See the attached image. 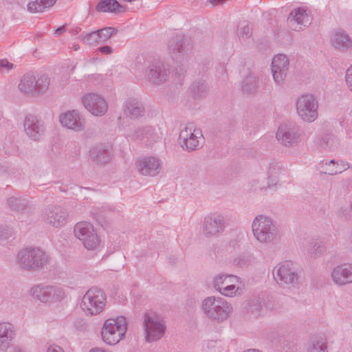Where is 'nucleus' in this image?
Returning a JSON list of instances; mask_svg holds the SVG:
<instances>
[{
  "instance_id": "obj_1",
  "label": "nucleus",
  "mask_w": 352,
  "mask_h": 352,
  "mask_svg": "<svg viewBox=\"0 0 352 352\" xmlns=\"http://www.w3.org/2000/svg\"><path fill=\"white\" fill-rule=\"evenodd\" d=\"M201 309L208 319L222 323L230 317L233 307L226 299L211 296L204 299Z\"/></svg>"
},
{
  "instance_id": "obj_2",
  "label": "nucleus",
  "mask_w": 352,
  "mask_h": 352,
  "mask_svg": "<svg viewBox=\"0 0 352 352\" xmlns=\"http://www.w3.org/2000/svg\"><path fill=\"white\" fill-rule=\"evenodd\" d=\"M17 262L24 270L37 272L47 267L50 263V256L41 248L30 247L19 252Z\"/></svg>"
},
{
  "instance_id": "obj_3",
  "label": "nucleus",
  "mask_w": 352,
  "mask_h": 352,
  "mask_svg": "<svg viewBox=\"0 0 352 352\" xmlns=\"http://www.w3.org/2000/svg\"><path fill=\"white\" fill-rule=\"evenodd\" d=\"M253 235L261 243H274L278 238V229L275 221L270 217L257 215L252 221Z\"/></svg>"
},
{
  "instance_id": "obj_4",
  "label": "nucleus",
  "mask_w": 352,
  "mask_h": 352,
  "mask_svg": "<svg viewBox=\"0 0 352 352\" xmlns=\"http://www.w3.org/2000/svg\"><path fill=\"white\" fill-rule=\"evenodd\" d=\"M273 277L281 287L292 288L298 285L299 276L294 264L288 261L277 264L273 269Z\"/></svg>"
},
{
  "instance_id": "obj_5",
  "label": "nucleus",
  "mask_w": 352,
  "mask_h": 352,
  "mask_svg": "<svg viewBox=\"0 0 352 352\" xmlns=\"http://www.w3.org/2000/svg\"><path fill=\"white\" fill-rule=\"evenodd\" d=\"M126 318L119 316L116 319H107L102 328L101 336L103 341L109 345L117 344L126 331Z\"/></svg>"
},
{
  "instance_id": "obj_6",
  "label": "nucleus",
  "mask_w": 352,
  "mask_h": 352,
  "mask_svg": "<svg viewBox=\"0 0 352 352\" xmlns=\"http://www.w3.org/2000/svg\"><path fill=\"white\" fill-rule=\"evenodd\" d=\"M105 302L106 297L104 292L97 287H93L83 296L80 307L86 314L93 316L102 311Z\"/></svg>"
},
{
  "instance_id": "obj_7",
  "label": "nucleus",
  "mask_w": 352,
  "mask_h": 352,
  "mask_svg": "<svg viewBox=\"0 0 352 352\" xmlns=\"http://www.w3.org/2000/svg\"><path fill=\"white\" fill-rule=\"evenodd\" d=\"M30 294L42 302L60 301L65 296L64 289L58 285L39 284L30 289Z\"/></svg>"
},
{
  "instance_id": "obj_8",
  "label": "nucleus",
  "mask_w": 352,
  "mask_h": 352,
  "mask_svg": "<svg viewBox=\"0 0 352 352\" xmlns=\"http://www.w3.org/2000/svg\"><path fill=\"white\" fill-rule=\"evenodd\" d=\"M179 139L183 150L192 152L200 148L204 142V138L200 129H195L192 124H188L182 129Z\"/></svg>"
},
{
  "instance_id": "obj_9",
  "label": "nucleus",
  "mask_w": 352,
  "mask_h": 352,
  "mask_svg": "<svg viewBox=\"0 0 352 352\" xmlns=\"http://www.w3.org/2000/svg\"><path fill=\"white\" fill-rule=\"evenodd\" d=\"M296 112L305 122H312L318 118V104L311 94L300 96L296 102Z\"/></svg>"
},
{
  "instance_id": "obj_10",
  "label": "nucleus",
  "mask_w": 352,
  "mask_h": 352,
  "mask_svg": "<svg viewBox=\"0 0 352 352\" xmlns=\"http://www.w3.org/2000/svg\"><path fill=\"white\" fill-rule=\"evenodd\" d=\"M145 340L152 342L160 340L164 334L165 325L153 313H145L143 316Z\"/></svg>"
},
{
  "instance_id": "obj_11",
  "label": "nucleus",
  "mask_w": 352,
  "mask_h": 352,
  "mask_svg": "<svg viewBox=\"0 0 352 352\" xmlns=\"http://www.w3.org/2000/svg\"><path fill=\"white\" fill-rule=\"evenodd\" d=\"M74 233L87 250H94L99 245L98 234L90 223L87 221L77 223L74 226Z\"/></svg>"
},
{
  "instance_id": "obj_12",
  "label": "nucleus",
  "mask_w": 352,
  "mask_h": 352,
  "mask_svg": "<svg viewBox=\"0 0 352 352\" xmlns=\"http://www.w3.org/2000/svg\"><path fill=\"white\" fill-rule=\"evenodd\" d=\"M169 66L163 60H151L145 71V77L152 84L161 85L166 82L170 76Z\"/></svg>"
},
{
  "instance_id": "obj_13",
  "label": "nucleus",
  "mask_w": 352,
  "mask_h": 352,
  "mask_svg": "<svg viewBox=\"0 0 352 352\" xmlns=\"http://www.w3.org/2000/svg\"><path fill=\"white\" fill-rule=\"evenodd\" d=\"M300 135V129L297 124L284 123L278 127L276 137L280 144L292 147L299 142Z\"/></svg>"
},
{
  "instance_id": "obj_14",
  "label": "nucleus",
  "mask_w": 352,
  "mask_h": 352,
  "mask_svg": "<svg viewBox=\"0 0 352 352\" xmlns=\"http://www.w3.org/2000/svg\"><path fill=\"white\" fill-rule=\"evenodd\" d=\"M226 217L221 213H211L203 221V233L206 237L217 236L226 228Z\"/></svg>"
},
{
  "instance_id": "obj_15",
  "label": "nucleus",
  "mask_w": 352,
  "mask_h": 352,
  "mask_svg": "<svg viewBox=\"0 0 352 352\" xmlns=\"http://www.w3.org/2000/svg\"><path fill=\"white\" fill-rule=\"evenodd\" d=\"M68 217L67 210L57 205H50L43 209L42 219L54 228H60L65 225Z\"/></svg>"
},
{
  "instance_id": "obj_16",
  "label": "nucleus",
  "mask_w": 352,
  "mask_h": 352,
  "mask_svg": "<svg viewBox=\"0 0 352 352\" xmlns=\"http://www.w3.org/2000/svg\"><path fill=\"white\" fill-rule=\"evenodd\" d=\"M289 69V60L285 54L275 55L272 59L271 70L275 83L279 86L283 85Z\"/></svg>"
},
{
  "instance_id": "obj_17",
  "label": "nucleus",
  "mask_w": 352,
  "mask_h": 352,
  "mask_svg": "<svg viewBox=\"0 0 352 352\" xmlns=\"http://www.w3.org/2000/svg\"><path fill=\"white\" fill-rule=\"evenodd\" d=\"M82 100L85 109L94 116H102L108 110L107 102L98 94H87L83 96Z\"/></svg>"
},
{
  "instance_id": "obj_18",
  "label": "nucleus",
  "mask_w": 352,
  "mask_h": 352,
  "mask_svg": "<svg viewBox=\"0 0 352 352\" xmlns=\"http://www.w3.org/2000/svg\"><path fill=\"white\" fill-rule=\"evenodd\" d=\"M25 134L32 140L39 141L44 135L45 128L43 122L36 116L28 115L23 121Z\"/></svg>"
},
{
  "instance_id": "obj_19",
  "label": "nucleus",
  "mask_w": 352,
  "mask_h": 352,
  "mask_svg": "<svg viewBox=\"0 0 352 352\" xmlns=\"http://www.w3.org/2000/svg\"><path fill=\"white\" fill-rule=\"evenodd\" d=\"M287 22L291 30L300 31L311 24V19L307 10L298 8L291 11Z\"/></svg>"
},
{
  "instance_id": "obj_20",
  "label": "nucleus",
  "mask_w": 352,
  "mask_h": 352,
  "mask_svg": "<svg viewBox=\"0 0 352 352\" xmlns=\"http://www.w3.org/2000/svg\"><path fill=\"white\" fill-rule=\"evenodd\" d=\"M59 120L63 126L76 132L82 131L85 126V119L76 110L61 114Z\"/></svg>"
},
{
  "instance_id": "obj_21",
  "label": "nucleus",
  "mask_w": 352,
  "mask_h": 352,
  "mask_svg": "<svg viewBox=\"0 0 352 352\" xmlns=\"http://www.w3.org/2000/svg\"><path fill=\"white\" fill-rule=\"evenodd\" d=\"M331 278L335 284L345 285L352 283V264L343 263L333 267Z\"/></svg>"
},
{
  "instance_id": "obj_22",
  "label": "nucleus",
  "mask_w": 352,
  "mask_h": 352,
  "mask_svg": "<svg viewBox=\"0 0 352 352\" xmlns=\"http://www.w3.org/2000/svg\"><path fill=\"white\" fill-rule=\"evenodd\" d=\"M136 166L141 175L154 177L160 172V163L157 158L147 157L138 159Z\"/></svg>"
},
{
  "instance_id": "obj_23",
  "label": "nucleus",
  "mask_w": 352,
  "mask_h": 352,
  "mask_svg": "<svg viewBox=\"0 0 352 352\" xmlns=\"http://www.w3.org/2000/svg\"><path fill=\"white\" fill-rule=\"evenodd\" d=\"M330 40L333 47L340 52L344 53L352 50V38L344 30L333 31Z\"/></svg>"
},
{
  "instance_id": "obj_24",
  "label": "nucleus",
  "mask_w": 352,
  "mask_h": 352,
  "mask_svg": "<svg viewBox=\"0 0 352 352\" xmlns=\"http://www.w3.org/2000/svg\"><path fill=\"white\" fill-rule=\"evenodd\" d=\"M124 114L131 119L138 118L144 113V107L137 98H128L124 104Z\"/></svg>"
},
{
  "instance_id": "obj_25",
  "label": "nucleus",
  "mask_w": 352,
  "mask_h": 352,
  "mask_svg": "<svg viewBox=\"0 0 352 352\" xmlns=\"http://www.w3.org/2000/svg\"><path fill=\"white\" fill-rule=\"evenodd\" d=\"M189 94L195 100H201L205 98L208 92L209 87L206 82L198 78L194 80L189 87Z\"/></svg>"
},
{
  "instance_id": "obj_26",
  "label": "nucleus",
  "mask_w": 352,
  "mask_h": 352,
  "mask_svg": "<svg viewBox=\"0 0 352 352\" xmlns=\"http://www.w3.org/2000/svg\"><path fill=\"white\" fill-rule=\"evenodd\" d=\"M90 159L100 164H106L111 160V155L108 149L102 144L92 147L89 151Z\"/></svg>"
},
{
  "instance_id": "obj_27",
  "label": "nucleus",
  "mask_w": 352,
  "mask_h": 352,
  "mask_svg": "<svg viewBox=\"0 0 352 352\" xmlns=\"http://www.w3.org/2000/svg\"><path fill=\"white\" fill-rule=\"evenodd\" d=\"M14 337L13 325L9 322L0 323V351L6 350Z\"/></svg>"
},
{
  "instance_id": "obj_28",
  "label": "nucleus",
  "mask_w": 352,
  "mask_h": 352,
  "mask_svg": "<svg viewBox=\"0 0 352 352\" xmlns=\"http://www.w3.org/2000/svg\"><path fill=\"white\" fill-rule=\"evenodd\" d=\"M127 136L133 140H142L146 138L151 142H156L157 139V135L154 133L151 126L133 129L128 133Z\"/></svg>"
},
{
  "instance_id": "obj_29",
  "label": "nucleus",
  "mask_w": 352,
  "mask_h": 352,
  "mask_svg": "<svg viewBox=\"0 0 352 352\" xmlns=\"http://www.w3.org/2000/svg\"><path fill=\"white\" fill-rule=\"evenodd\" d=\"M325 166V173L331 175H337L342 173L350 167V164L342 160H334L327 161L322 164V166Z\"/></svg>"
},
{
  "instance_id": "obj_30",
  "label": "nucleus",
  "mask_w": 352,
  "mask_h": 352,
  "mask_svg": "<svg viewBox=\"0 0 352 352\" xmlns=\"http://www.w3.org/2000/svg\"><path fill=\"white\" fill-rule=\"evenodd\" d=\"M19 89L21 92L27 94H34L36 93V77L32 74H26L21 79L19 84Z\"/></svg>"
},
{
  "instance_id": "obj_31",
  "label": "nucleus",
  "mask_w": 352,
  "mask_h": 352,
  "mask_svg": "<svg viewBox=\"0 0 352 352\" xmlns=\"http://www.w3.org/2000/svg\"><path fill=\"white\" fill-rule=\"evenodd\" d=\"M319 146L327 151H334L340 146V141L333 133L323 135L318 142Z\"/></svg>"
},
{
  "instance_id": "obj_32",
  "label": "nucleus",
  "mask_w": 352,
  "mask_h": 352,
  "mask_svg": "<svg viewBox=\"0 0 352 352\" xmlns=\"http://www.w3.org/2000/svg\"><path fill=\"white\" fill-rule=\"evenodd\" d=\"M240 280L241 278L235 275L219 274L214 276L212 286L219 292V289L231 283V282H240Z\"/></svg>"
},
{
  "instance_id": "obj_33",
  "label": "nucleus",
  "mask_w": 352,
  "mask_h": 352,
  "mask_svg": "<svg viewBox=\"0 0 352 352\" xmlns=\"http://www.w3.org/2000/svg\"><path fill=\"white\" fill-rule=\"evenodd\" d=\"M307 352H328L327 342L325 338L316 336L311 338L307 344Z\"/></svg>"
},
{
  "instance_id": "obj_34",
  "label": "nucleus",
  "mask_w": 352,
  "mask_h": 352,
  "mask_svg": "<svg viewBox=\"0 0 352 352\" xmlns=\"http://www.w3.org/2000/svg\"><path fill=\"white\" fill-rule=\"evenodd\" d=\"M124 8L116 0H100L96 6V10L100 12H121Z\"/></svg>"
},
{
  "instance_id": "obj_35",
  "label": "nucleus",
  "mask_w": 352,
  "mask_h": 352,
  "mask_svg": "<svg viewBox=\"0 0 352 352\" xmlns=\"http://www.w3.org/2000/svg\"><path fill=\"white\" fill-rule=\"evenodd\" d=\"M55 2L56 0H32L28 3L27 9L31 13L42 12L52 6Z\"/></svg>"
},
{
  "instance_id": "obj_36",
  "label": "nucleus",
  "mask_w": 352,
  "mask_h": 352,
  "mask_svg": "<svg viewBox=\"0 0 352 352\" xmlns=\"http://www.w3.org/2000/svg\"><path fill=\"white\" fill-rule=\"evenodd\" d=\"M192 42L190 37L182 35L177 41V53L184 56L188 55L192 50Z\"/></svg>"
},
{
  "instance_id": "obj_37",
  "label": "nucleus",
  "mask_w": 352,
  "mask_h": 352,
  "mask_svg": "<svg viewBox=\"0 0 352 352\" xmlns=\"http://www.w3.org/2000/svg\"><path fill=\"white\" fill-rule=\"evenodd\" d=\"M166 52L173 60L176 57V34L171 30L166 32Z\"/></svg>"
},
{
  "instance_id": "obj_38",
  "label": "nucleus",
  "mask_w": 352,
  "mask_h": 352,
  "mask_svg": "<svg viewBox=\"0 0 352 352\" xmlns=\"http://www.w3.org/2000/svg\"><path fill=\"white\" fill-rule=\"evenodd\" d=\"M258 80L252 75H248L243 82V90L247 94H254L256 91Z\"/></svg>"
},
{
  "instance_id": "obj_39",
  "label": "nucleus",
  "mask_w": 352,
  "mask_h": 352,
  "mask_svg": "<svg viewBox=\"0 0 352 352\" xmlns=\"http://www.w3.org/2000/svg\"><path fill=\"white\" fill-rule=\"evenodd\" d=\"M240 282H231V283H229L226 287L221 288V289H219L218 292L222 296L230 298L239 296L241 294V289L239 286L237 285Z\"/></svg>"
},
{
  "instance_id": "obj_40",
  "label": "nucleus",
  "mask_w": 352,
  "mask_h": 352,
  "mask_svg": "<svg viewBox=\"0 0 352 352\" xmlns=\"http://www.w3.org/2000/svg\"><path fill=\"white\" fill-rule=\"evenodd\" d=\"M9 207L16 211H23L29 206V201L24 198L12 197L8 199Z\"/></svg>"
},
{
  "instance_id": "obj_41",
  "label": "nucleus",
  "mask_w": 352,
  "mask_h": 352,
  "mask_svg": "<svg viewBox=\"0 0 352 352\" xmlns=\"http://www.w3.org/2000/svg\"><path fill=\"white\" fill-rule=\"evenodd\" d=\"M261 308V300L258 297L250 298L245 305L246 310L255 316L260 313Z\"/></svg>"
},
{
  "instance_id": "obj_42",
  "label": "nucleus",
  "mask_w": 352,
  "mask_h": 352,
  "mask_svg": "<svg viewBox=\"0 0 352 352\" xmlns=\"http://www.w3.org/2000/svg\"><path fill=\"white\" fill-rule=\"evenodd\" d=\"M14 230L7 226H0V245H6L14 236Z\"/></svg>"
},
{
  "instance_id": "obj_43",
  "label": "nucleus",
  "mask_w": 352,
  "mask_h": 352,
  "mask_svg": "<svg viewBox=\"0 0 352 352\" xmlns=\"http://www.w3.org/2000/svg\"><path fill=\"white\" fill-rule=\"evenodd\" d=\"M97 32L101 43H106L113 35L117 34L118 30L113 27H106L98 30Z\"/></svg>"
},
{
  "instance_id": "obj_44",
  "label": "nucleus",
  "mask_w": 352,
  "mask_h": 352,
  "mask_svg": "<svg viewBox=\"0 0 352 352\" xmlns=\"http://www.w3.org/2000/svg\"><path fill=\"white\" fill-rule=\"evenodd\" d=\"M252 34V28L247 21L241 22L237 30V35L241 39L245 40Z\"/></svg>"
},
{
  "instance_id": "obj_45",
  "label": "nucleus",
  "mask_w": 352,
  "mask_h": 352,
  "mask_svg": "<svg viewBox=\"0 0 352 352\" xmlns=\"http://www.w3.org/2000/svg\"><path fill=\"white\" fill-rule=\"evenodd\" d=\"M36 82V94H42L45 92L50 85V79L48 76L44 74L42 75L37 80Z\"/></svg>"
},
{
  "instance_id": "obj_46",
  "label": "nucleus",
  "mask_w": 352,
  "mask_h": 352,
  "mask_svg": "<svg viewBox=\"0 0 352 352\" xmlns=\"http://www.w3.org/2000/svg\"><path fill=\"white\" fill-rule=\"evenodd\" d=\"M82 41L84 43L89 45H97L101 44L97 30L86 34L83 36Z\"/></svg>"
},
{
  "instance_id": "obj_47",
  "label": "nucleus",
  "mask_w": 352,
  "mask_h": 352,
  "mask_svg": "<svg viewBox=\"0 0 352 352\" xmlns=\"http://www.w3.org/2000/svg\"><path fill=\"white\" fill-rule=\"evenodd\" d=\"M310 245L313 246V250H310V252L316 255L321 254L325 250L324 246L320 242L313 241Z\"/></svg>"
},
{
  "instance_id": "obj_48",
  "label": "nucleus",
  "mask_w": 352,
  "mask_h": 352,
  "mask_svg": "<svg viewBox=\"0 0 352 352\" xmlns=\"http://www.w3.org/2000/svg\"><path fill=\"white\" fill-rule=\"evenodd\" d=\"M345 82L347 88L352 93V65L346 71Z\"/></svg>"
},
{
  "instance_id": "obj_49",
  "label": "nucleus",
  "mask_w": 352,
  "mask_h": 352,
  "mask_svg": "<svg viewBox=\"0 0 352 352\" xmlns=\"http://www.w3.org/2000/svg\"><path fill=\"white\" fill-rule=\"evenodd\" d=\"M282 170V166L276 162H272L270 164L268 173L270 177L278 173Z\"/></svg>"
},
{
  "instance_id": "obj_50",
  "label": "nucleus",
  "mask_w": 352,
  "mask_h": 352,
  "mask_svg": "<svg viewBox=\"0 0 352 352\" xmlns=\"http://www.w3.org/2000/svg\"><path fill=\"white\" fill-rule=\"evenodd\" d=\"M187 72V67L184 65H181L179 66V69H177V84L179 83L180 85H182V82L184 80V75Z\"/></svg>"
},
{
  "instance_id": "obj_51",
  "label": "nucleus",
  "mask_w": 352,
  "mask_h": 352,
  "mask_svg": "<svg viewBox=\"0 0 352 352\" xmlns=\"http://www.w3.org/2000/svg\"><path fill=\"white\" fill-rule=\"evenodd\" d=\"M74 327L78 331H85L87 327V322L83 319H78L74 323Z\"/></svg>"
},
{
  "instance_id": "obj_52",
  "label": "nucleus",
  "mask_w": 352,
  "mask_h": 352,
  "mask_svg": "<svg viewBox=\"0 0 352 352\" xmlns=\"http://www.w3.org/2000/svg\"><path fill=\"white\" fill-rule=\"evenodd\" d=\"M13 64L8 62L7 59L0 60V69L5 68L6 70L9 71L13 68Z\"/></svg>"
},
{
  "instance_id": "obj_53",
  "label": "nucleus",
  "mask_w": 352,
  "mask_h": 352,
  "mask_svg": "<svg viewBox=\"0 0 352 352\" xmlns=\"http://www.w3.org/2000/svg\"><path fill=\"white\" fill-rule=\"evenodd\" d=\"M97 50L103 54H111L113 52L112 47L109 45H103L100 47Z\"/></svg>"
},
{
  "instance_id": "obj_54",
  "label": "nucleus",
  "mask_w": 352,
  "mask_h": 352,
  "mask_svg": "<svg viewBox=\"0 0 352 352\" xmlns=\"http://www.w3.org/2000/svg\"><path fill=\"white\" fill-rule=\"evenodd\" d=\"M47 352H65L64 350L58 345H51L48 347Z\"/></svg>"
},
{
  "instance_id": "obj_55",
  "label": "nucleus",
  "mask_w": 352,
  "mask_h": 352,
  "mask_svg": "<svg viewBox=\"0 0 352 352\" xmlns=\"http://www.w3.org/2000/svg\"><path fill=\"white\" fill-rule=\"evenodd\" d=\"M226 0H209L210 3L211 4H212V6H218L221 3H223L226 1Z\"/></svg>"
},
{
  "instance_id": "obj_56",
  "label": "nucleus",
  "mask_w": 352,
  "mask_h": 352,
  "mask_svg": "<svg viewBox=\"0 0 352 352\" xmlns=\"http://www.w3.org/2000/svg\"><path fill=\"white\" fill-rule=\"evenodd\" d=\"M65 25H62L59 28H58L56 31H55V33L57 34H60L61 33H63V32L65 31Z\"/></svg>"
},
{
  "instance_id": "obj_57",
  "label": "nucleus",
  "mask_w": 352,
  "mask_h": 352,
  "mask_svg": "<svg viewBox=\"0 0 352 352\" xmlns=\"http://www.w3.org/2000/svg\"><path fill=\"white\" fill-rule=\"evenodd\" d=\"M80 31V28H74V29H72L69 32L73 34V35H75V34H77Z\"/></svg>"
},
{
  "instance_id": "obj_58",
  "label": "nucleus",
  "mask_w": 352,
  "mask_h": 352,
  "mask_svg": "<svg viewBox=\"0 0 352 352\" xmlns=\"http://www.w3.org/2000/svg\"><path fill=\"white\" fill-rule=\"evenodd\" d=\"M10 352H23L19 348L14 347Z\"/></svg>"
},
{
  "instance_id": "obj_59",
  "label": "nucleus",
  "mask_w": 352,
  "mask_h": 352,
  "mask_svg": "<svg viewBox=\"0 0 352 352\" xmlns=\"http://www.w3.org/2000/svg\"><path fill=\"white\" fill-rule=\"evenodd\" d=\"M73 49H74L75 51H77L78 50H79V49H80V46H79V45H78V44L74 45V46H73Z\"/></svg>"
},
{
  "instance_id": "obj_60",
  "label": "nucleus",
  "mask_w": 352,
  "mask_h": 352,
  "mask_svg": "<svg viewBox=\"0 0 352 352\" xmlns=\"http://www.w3.org/2000/svg\"><path fill=\"white\" fill-rule=\"evenodd\" d=\"M349 241L351 243V245H352V232L351 233V234L349 236Z\"/></svg>"
},
{
  "instance_id": "obj_61",
  "label": "nucleus",
  "mask_w": 352,
  "mask_h": 352,
  "mask_svg": "<svg viewBox=\"0 0 352 352\" xmlns=\"http://www.w3.org/2000/svg\"><path fill=\"white\" fill-rule=\"evenodd\" d=\"M124 1L126 2H133V1H135V0H124Z\"/></svg>"
},
{
  "instance_id": "obj_62",
  "label": "nucleus",
  "mask_w": 352,
  "mask_h": 352,
  "mask_svg": "<svg viewBox=\"0 0 352 352\" xmlns=\"http://www.w3.org/2000/svg\"><path fill=\"white\" fill-rule=\"evenodd\" d=\"M59 190H60V191H65V190L61 189V188H59Z\"/></svg>"
},
{
  "instance_id": "obj_63",
  "label": "nucleus",
  "mask_w": 352,
  "mask_h": 352,
  "mask_svg": "<svg viewBox=\"0 0 352 352\" xmlns=\"http://www.w3.org/2000/svg\"><path fill=\"white\" fill-rule=\"evenodd\" d=\"M59 190H60V191H65V190L61 189V188H59Z\"/></svg>"
}]
</instances>
